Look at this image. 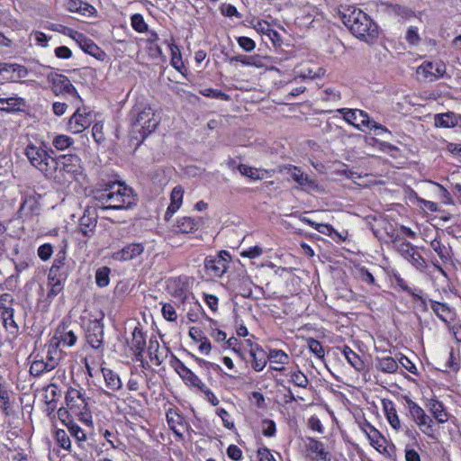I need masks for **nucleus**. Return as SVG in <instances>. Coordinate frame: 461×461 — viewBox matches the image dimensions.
<instances>
[{
    "mask_svg": "<svg viewBox=\"0 0 461 461\" xmlns=\"http://www.w3.org/2000/svg\"><path fill=\"white\" fill-rule=\"evenodd\" d=\"M76 41L78 42L80 48L87 54L95 57L97 59H103L104 52L100 50V48L90 39L86 38L82 33H77ZM75 39V37H73Z\"/></svg>",
    "mask_w": 461,
    "mask_h": 461,
    "instance_id": "obj_17",
    "label": "nucleus"
},
{
    "mask_svg": "<svg viewBox=\"0 0 461 461\" xmlns=\"http://www.w3.org/2000/svg\"><path fill=\"white\" fill-rule=\"evenodd\" d=\"M66 403L70 410L75 407L79 408L80 404H84V408L86 406V399L83 394L74 388H69L66 393Z\"/></svg>",
    "mask_w": 461,
    "mask_h": 461,
    "instance_id": "obj_22",
    "label": "nucleus"
},
{
    "mask_svg": "<svg viewBox=\"0 0 461 461\" xmlns=\"http://www.w3.org/2000/svg\"><path fill=\"white\" fill-rule=\"evenodd\" d=\"M414 422L420 428L421 431L430 438L433 437V420L425 412L419 419L415 420Z\"/></svg>",
    "mask_w": 461,
    "mask_h": 461,
    "instance_id": "obj_32",
    "label": "nucleus"
},
{
    "mask_svg": "<svg viewBox=\"0 0 461 461\" xmlns=\"http://www.w3.org/2000/svg\"><path fill=\"white\" fill-rule=\"evenodd\" d=\"M418 72H421L426 77L431 76L437 79L446 74V65L442 61L436 63L425 61L419 67Z\"/></svg>",
    "mask_w": 461,
    "mask_h": 461,
    "instance_id": "obj_16",
    "label": "nucleus"
},
{
    "mask_svg": "<svg viewBox=\"0 0 461 461\" xmlns=\"http://www.w3.org/2000/svg\"><path fill=\"white\" fill-rule=\"evenodd\" d=\"M159 343L156 338H150L148 347V352L149 355L150 360H156L157 365H160L162 363V358H160L158 355Z\"/></svg>",
    "mask_w": 461,
    "mask_h": 461,
    "instance_id": "obj_40",
    "label": "nucleus"
},
{
    "mask_svg": "<svg viewBox=\"0 0 461 461\" xmlns=\"http://www.w3.org/2000/svg\"><path fill=\"white\" fill-rule=\"evenodd\" d=\"M0 401L2 402L1 410L5 413V416H10L11 411V403L9 401V393L7 390L4 389L0 385Z\"/></svg>",
    "mask_w": 461,
    "mask_h": 461,
    "instance_id": "obj_46",
    "label": "nucleus"
},
{
    "mask_svg": "<svg viewBox=\"0 0 461 461\" xmlns=\"http://www.w3.org/2000/svg\"><path fill=\"white\" fill-rule=\"evenodd\" d=\"M183 194H184V190H183L182 186L177 185V186L174 187L171 192V202L176 203L178 204H182Z\"/></svg>",
    "mask_w": 461,
    "mask_h": 461,
    "instance_id": "obj_60",
    "label": "nucleus"
},
{
    "mask_svg": "<svg viewBox=\"0 0 461 461\" xmlns=\"http://www.w3.org/2000/svg\"><path fill=\"white\" fill-rule=\"evenodd\" d=\"M78 8H79L78 13L80 14L87 16V17L95 16L97 14L96 9L92 5H90L86 2H84V1H83L82 5L78 6Z\"/></svg>",
    "mask_w": 461,
    "mask_h": 461,
    "instance_id": "obj_58",
    "label": "nucleus"
},
{
    "mask_svg": "<svg viewBox=\"0 0 461 461\" xmlns=\"http://www.w3.org/2000/svg\"><path fill=\"white\" fill-rule=\"evenodd\" d=\"M237 42H238L239 46L247 52H250L256 48L255 41L249 37H245V36L238 37Z\"/></svg>",
    "mask_w": 461,
    "mask_h": 461,
    "instance_id": "obj_52",
    "label": "nucleus"
},
{
    "mask_svg": "<svg viewBox=\"0 0 461 461\" xmlns=\"http://www.w3.org/2000/svg\"><path fill=\"white\" fill-rule=\"evenodd\" d=\"M0 75L6 80L17 81L28 75V69L22 65L0 62Z\"/></svg>",
    "mask_w": 461,
    "mask_h": 461,
    "instance_id": "obj_15",
    "label": "nucleus"
},
{
    "mask_svg": "<svg viewBox=\"0 0 461 461\" xmlns=\"http://www.w3.org/2000/svg\"><path fill=\"white\" fill-rule=\"evenodd\" d=\"M204 267L208 275L213 277H221L227 270V258L222 254L208 256L204 259Z\"/></svg>",
    "mask_w": 461,
    "mask_h": 461,
    "instance_id": "obj_11",
    "label": "nucleus"
},
{
    "mask_svg": "<svg viewBox=\"0 0 461 461\" xmlns=\"http://www.w3.org/2000/svg\"><path fill=\"white\" fill-rule=\"evenodd\" d=\"M200 94L206 97H213L221 100H229L230 96L218 89L205 88L200 91Z\"/></svg>",
    "mask_w": 461,
    "mask_h": 461,
    "instance_id": "obj_51",
    "label": "nucleus"
},
{
    "mask_svg": "<svg viewBox=\"0 0 461 461\" xmlns=\"http://www.w3.org/2000/svg\"><path fill=\"white\" fill-rule=\"evenodd\" d=\"M376 367L384 373L393 374L398 369V364L392 357H385L377 359Z\"/></svg>",
    "mask_w": 461,
    "mask_h": 461,
    "instance_id": "obj_30",
    "label": "nucleus"
},
{
    "mask_svg": "<svg viewBox=\"0 0 461 461\" xmlns=\"http://www.w3.org/2000/svg\"><path fill=\"white\" fill-rule=\"evenodd\" d=\"M89 116L90 113H86V109L82 112L81 108L78 106L74 114L68 120V130L75 134L82 132L91 124Z\"/></svg>",
    "mask_w": 461,
    "mask_h": 461,
    "instance_id": "obj_12",
    "label": "nucleus"
},
{
    "mask_svg": "<svg viewBox=\"0 0 461 461\" xmlns=\"http://www.w3.org/2000/svg\"><path fill=\"white\" fill-rule=\"evenodd\" d=\"M25 155L33 167L42 172L47 178H51L54 158L43 148L30 144L25 149Z\"/></svg>",
    "mask_w": 461,
    "mask_h": 461,
    "instance_id": "obj_5",
    "label": "nucleus"
},
{
    "mask_svg": "<svg viewBox=\"0 0 461 461\" xmlns=\"http://www.w3.org/2000/svg\"><path fill=\"white\" fill-rule=\"evenodd\" d=\"M267 358L273 363L281 365L286 364L289 360L288 355L285 353L283 350L279 349L270 350L269 354L267 355Z\"/></svg>",
    "mask_w": 461,
    "mask_h": 461,
    "instance_id": "obj_42",
    "label": "nucleus"
},
{
    "mask_svg": "<svg viewBox=\"0 0 461 461\" xmlns=\"http://www.w3.org/2000/svg\"><path fill=\"white\" fill-rule=\"evenodd\" d=\"M249 354L252 357V368L257 372L263 370L268 359L267 352L256 345L250 348Z\"/></svg>",
    "mask_w": 461,
    "mask_h": 461,
    "instance_id": "obj_18",
    "label": "nucleus"
},
{
    "mask_svg": "<svg viewBox=\"0 0 461 461\" xmlns=\"http://www.w3.org/2000/svg\"><path fill=\"white\" fill-rule=\"evenodd\" d=\"M146 348V337L142 330L135 327L132 332L131 349L144 351Z\"/></svg>",
    "mask_w": 461,
    "mask_h": 461,
    "instance_id": "obj_34",
    "label": "nucleus"
},
{
    "mask_svg": "<svg viewBox=\"0 0 461 461\" xmlns=\"http://www.w3.org/2000/svg\"><path fill=\"white\" fill-rule=\"evenodd\" d=\"M291 176L294 181H296L299 185H303L308 182L307 176H304L303 173L297 167H294Z\"/></svg>",
    "mask_w": 461,
    "mask_h": 461,
    "instance_id": "obj_59",
    "label": "nucleus"
},
{
    "mask_svg": "<svg viewBox=\"0 0 461 461\" xmlns=\"http://www.w3.org/2000/svg\"><path fill=\"white\" fill-rule=\"evenodd\" d=\"M426 406L433 417L438 420V422L445 423L447 421L448 415L441 402L438 401L437 399H430L428 401Z\"/></svg>",
    "mask_w": 461,
    "mask_h": 461,
    "instance_id": "obj_19",
    "label": "nucleus"
},
{
    "mask_svg": "<svg viewBox=\"0 0 461 461\" xmlns=\"http://www.w3.org/2000/svg\"><path fill=\"white\" fill-rule=\"evenodd\" d=\"M259 461H276L273 455L267 447H262L258 450Z\"/></svg>",
    "mask_w": 461,
    "mask_h": 461,
    "instance_id": "obj_64",
    "label": "nucleus"
},
{
    "mask_svg": "<svg viewBox=\"0 0 461 461\" xmlns=\"http://www.w3.org/2000/svg\"><path fill=\"white\" fill-rule=\"evenodd\" d=\"M306 457L312 461H330L331 455L325 450L324 444L313 438H307L305 441Z\"/></svg>",
    "mask_w": 461,
    "mask_h": 461,
    "instance_id": "obj_8",
    "label": "nucleus"
},
{
    "mask_svg": "<svg viewBox=\"0 0 461 461\" xmlns=\"http://www.w3.org/2000/svg\"><path fill=\"white\" fill-rule=\"evenodd\" d=\"M110 268L108 267H103L96 270L95 273V283L99 287H105L110 282Z\"/></svg>",
    "mask_w": 461,
    "mask_h": 461,
    "instance_id": "obj_37",
    "label": "nucleus"
},
{
    "mask_svg": "<svg viewBox=\"0 0 461 461\" xmlns=\"http://www.w3.org/2000/svg\"><path fill=\"white\" fill-rule=\"evenodd\" d=\"M162 314H163L164 318L169 321H174L177 318L175 308L170 303H165L163 305Z\"/></svg>",
    "mask_w": 461,
    "mask_h": 461,
    "instance_id": "obj_57",
    "label": "nucleus"
},
{
    "mask_svg": "<svg viewBox=\"0 0 461 461\" xmlns=\"http://www.w3.org/2000/svg\"><path fill=\"white\" fill-rule=\"evenodd\" d=\"M52 252V246L49 243L43 244L38 249V256L43 261L50 259Z\"/></svg>",
    "mask_w": 461,
    "mask_h": 461,
    "instance_id": "obj_55",
    "label": "nucleus"
},
{
    "mask_svg": "<svg viewBox=\"0 0 461 461\" xmlns=\"http://www.w3.org/2000/svg\"><path fill=\"white\" fill-rule=\"evenodd\" d=\"M66 253L60 250L53 261L51 267L48 274V280H54L55 277L59 279H68L70 268L66 262Z\"/></svg>",
    "mask_w": 461,
    "mask_h": 461,
    "instance_id": "obj_10",
    "label": "nucleus"
},
{
    "mask_svg": "<svg viewBox=\"0 0 461 461\" xmlns=\"http://www.w3.org/2000/svg\"><path fill=\"white\" fill-rule=\"evenodd\" d=\"M315 230L318 232L325 234V235H330L332 233L339 235V233L334 230V228L330 224L317 223L315 226Z\"/></svg>",
    "mask_w": 461,
    "mask_h": 461,
    "instance_id": "obj_62",
    "label": "nucleus"
},
{
    "mask_svg": "<svg viewBox=\"0 0 461 461\" xmlns=\"http://www.w3.org/2000/svg\"><path fill=\"white\" fill-rule=\"evenodd\" d=\"M384 409L390 425L396 430L401 428V422L392 401H384Z\"/></svg>",
    "mask_w": 461,
    "mask_h": 461,
    "instance_id": "obj_24",
    "label": "nucleus"
},
{
    "mask_svg": "<svg viewBox=\"0 0 461 461\" xmlns=\"http://www.w3.org/2000/svg\"><path fill=\"white\" fill-rule=\"evenodd\" d=\"M227 455L230 458L238 461L242 456V452L236 445H230L227 448Z\"/></svg>",
    "mask_w": 461,
    "mask_h": 461,
    "instance_id": "obj_61",
    "label": "nucleus"
},
{
    "mask_svg": "<svg viewBox=\"0 0 461 461\" xmlns=\"http://www.w3.org/2000/svg\"><path fill=\"white\" fill-rule=\"evenodd\" d=\"M47 81L51 84V90L56 95L67 93L75 97L78 103L82 102L77 89L68 77L51 72L47 76Z\"/></svg>",
    "mask_w": 461,
    "mask_h": 461,
    "instance_id": "obj_6",
    "label": "nucleus"
},
{
    "mask_svg": "<svg viewBox=\"0 0 461 461\" xmlns=\"http://www.w3.org/2000/svg\"><path fill=\"white\" fill-rule=\"evenodd\" d=\"M291 381L302 388H306L309 384L307 376L299 370L291 374Z\"/></svg>",
    "mask_w": 461,
    "mask_h": 461,
    "instance_id": "obj_50",
    "label": "nucleus"
},
{
    "mask_svg": "<svg viewBox=\"0 0 461 461\" xmlns=\"http://www.w3.org/2000/svg\"><path fill=\"white\" fill-rule=\"evenodd\" d=\"M431 302V309L434 312V313L441 320L446 321V318L444 316L445 313H448L450 312L449 307L443 303H438L436 301H430Z\"/></svg>",
    "mask_w": 461,
    "mask_h": 461,
    "instance_id": "obj_49",
    "label": "nucleus"
},
{
    "mask_svg": "<svg viewBox=\"0 0 461 461\" xmlns=\"http://www.w3.org/2000/svg\"><path fill=\"white\" fill-rule=\"evenodd\" d=\"M116 187V183H109L105 185V187L103 190H96L95 192L94 198L96 201V205L100 207L102 210L106 211L104 207L110 203V194L111 189H114Z\"/></svg>",
    "mask_w": 461,
    "mask_h": 461,
    "instance_id": "obj_21",
    "label": "nucleus"
},
{
    "mask_svg": "<svg viewBox=\"0 0 461 461\" xmlns=\"http://www.w3.org/2000/svg\"><path fill=\"white\" fill-rule=\"evenodd\" d=\"M46 391L47 392H50V395H46L45 396V402L47 403V405H50V404H53L54 402H57V396L59 395V392H58V386L55 384H50L47 386L46 388Z\"/></svg>",
    "mask_w": 461,
    "mask_h": 461,
    "instance_id": "obj_54",
    "label": "nucleus"
},
{
    "mask_svg": "<svg viewBox=\"0 0 461 461\" xmlns=\"http://www.w3.org/2000/svg\"><path fill=\"white\" fill-rule=\"evenodd\" d=\"M399 363L406 369L408 370L410 373L411 374H417V368L415 366V365L405 356H402L400 359H399Z\"/></svg>",
    "mask_w": 461,
    "mask_h": 461,
    "instance_id": "obj_63",
    "label": "nucleus"
},
{
    "mask_svg": "<svg viewBox=\"0 0 461 461\" xmlns=\"http://www.w3.org/2000/svg\"><path fill=\"white\" fill-rule=\"evenodd\" d=\"M96 217L91 216L89 213L85 212L84 215L79 220V230L86 237H90L94 234L95 227H96Z\"/></svg>",
    "mask_w": 461,
    "mask_h": 461,
    "instance_id": "obj_20",
    "label": "nucleus"
},
{
    "mask_svg": "<svg viewBox=\"0 0 461 461\" xmlns=\"http://www.w3.org/2000/svg\"><path fill=\"white\" fill-rule=\"evenodd\" d=\"M455 121H456V114L448 112L435 115L434 123L436 127L451 128L455 126Z\"/></svg>",
    "mask_w": 461,
    "mask_h": 461,
    "instance_id": "obj_29",
    "label": "nucleus"
},
{
    "mask_svg": "<svg viewBox=\"0 0 461 461\" xmlns=\"http://www.w3.org/2000/svg\"><path fill=\"white\" fill-rule=\"evenodd\" d=\"M199 221L191 217H183L177 221V229L183 233H189L198 229Z\"/></svg>",
    "mask_w": 461,
    "mask_h": 461,
    "instance_id": "obj_35",
    "label": "nucleus"
},
{
    "mask_svg": "<svg viewBox=\"0 0 461 461\" xmlns=\"http://www.w3.org/2000/svg\"><path fill=\"white\" fill-rule=\"evenodd\" d=\"M51 178L76 179L82 173L81 159L75 154L61 155L53 159Z\"/></svg>",
    "mask_w": 461,
    "mask_h": 461,
    "instance_id": "obj_2",
    "label": "nucleus"
},
{
    "mask_svg": "<svg viewBox=\"0 0 461 461\" xmlns=\"http://www.w3.org/2000/svg\"><path fill=\"white\" fill-rule=\"evenodd\" d=\"M86 339L91 348L103 349L104 325L101 321H91L86 330Z\"/></svg>",
    "mask_w": 461,
    "mask_h": 461,
    "instance_id": "obj_9",
    "label": "nucleus"
},
{
    "mask_svg": "<svg viewBox=\"0 0 461 461\" xmlns=\"http://www.w3.org/2000/svg\"><path fill=\"white\" fill-rule=\"evenodd\" d=\"M158 125L154 111L150 108H144L137 114L132 123V131L131 132V140H137L140 145L151 132H153Z\"/></svg>",
    "mask_w": 461,
    "mask_h": 461,
    "instance_id": "obj_3",
    "label": "nucleus"
},
{
    "mask_svg": "<svg viewBox=\"0 0 461 461\" xmlns=\"http://www.w3.org/2000/svg\"><path fill=\"white\" fill-rule=\"evenodd\" d=\"M14 309H7L6 311H3L1 313L5 328L12 334H14L18 331V325L14 320Z\"/></svg>",
    "mask_w": 461,
    "mask_h": 461,
    "instance_id": "obj_33",
    "label": "nucleus"
},
{
    "mask_svg": "<svg viewBox=\"0 0 461 461\" xmlns=\"http://www.w3.org/2000/svg\"><path fill=\"white\" fill-rule=\"evenodd\" d=\"M144 252L142 243H130L122 247L120 250L112 254V258L116 261H130L137 258Z\"/></svg>",
    "mask_w": 461,
    "mask_h": 461,
    "instance_id": "obj_13",
    "label": "nucleus"
},
{
    "mask_svg": "<svg viewBox=\"0 0 461 461\" xmlns=\"http://www.w3.org/2000/svg\"><path fill=\"white\" fill-rule=\"evenodd\" d=\"M109 200L110 203L104 208L110 210L130 209L137 202L132 189L121 183H116V187L111 189Z\"/></svg>",
    "mask_w": 461,
    "mask_h": 461,
    "instance_id": "obj_4",
    "label": "nucleus"
},
{
    "mask_svg": "<svg viewBox=\"0 0 461 461\" xmlns=\"http://www.w3.org/2000/svg\"><path fill=\"white\" fill-rule=\"evenodd\" d=\"M262 433L266 437H273L276 433V423L272 420H263Z\"/></svg>",
    "mask_w": 461,
    "mask_h": 461,
    "instance_id": "obj_53",
    "label": "nucleus"
},
{
    "mask_svg": "<svg viewBox=\"0 0 461 461\" xmlns=\"http://www.w3.org/2000/svg\"><path fill=\"white\" fill-rule=\"evenodd\" d=\"M66 427L69 434L77 440L79 447H82V443L86 440V435L84 430L73 420H68L66 423Z\"/></svg>",
    "mask_w": 461,
    "mask_h": 461,
    "instance_id": "obj_31",
    "label": "nucleus"
},
{
    "mask_svg": "<svg viewBox=\"0 0 461 461\" xmlns=\"http://www.w3.org/2000/svg\"><path fill=\"white\" fill-rule=\"evenodd\" d=\"M132 28L138 32H144L148 31V25L144 21V18L140 14H135L131 18Z\"/></svg>",
    "mask_w": 461,
    "mask_h": 461,
    "instance_id": "obj_47",
    "label": "nucleus"
},
{
    "mask_svg": "<svg viewBox=\"0 0 461 461\" xmlns=\"http://www.w3.org/2000/svg\"><path fill=\"white\" fill-rule=\"evenodd\" d=\"M237 168L241 175L253 180H262L265 175L267 174V171L265 169H258L245 164H240Z\"/></svg>",
    "mask_w": 461,
    "mask_h": 461,
    "instance_id": "obj_26",
    "label": "nucleus"
},
{
    "mask_svg": "<svg viewBox=\"0 0 461 461\" xmlns=\"http://www.w3.org/2000/svg\"><path fill=\"white\" fill-rule=\"evenodd\" d=\"M430 247L432 249L438 254V256L443 261H447L450 259V254H449V249H447L445 246L441 244V242L434 239L430 242Z\"/></svg>",
    "mask_w": 461,
    "mask_h": 461,
    "instance_id": "obj_39",
    "label": "nucleus"
},
{
    "mask_svg": "<svg viewBox=\"0 0 461 461\" xmlns=\"http://www.w3.org/2000/svg\"><path fill=\"white\" fill-rule=\"evenodd\" d=\"M342 353L345 356L348 362L357 371H361L365 365L360 357L354 352L348 346H344Z\"/></svg>",
    "mask_w": 461,
    "mask_h": 461,
    "instance_id": "obj_27",
    "label": "nucleus"
},
{
    "mask_svg": "<svg viewBox=\"0 0 461 461\" xmlns=\"http://www.w3.org/2000/svg\"><path fill=\"white\" fill-rule=\"evenodd\" d=\"M339 16L343 23L357 38L371 43L378 37L377 24L359 8L353 5L342 6Z\"/></svg>",
    "mask_w": 461,
    "mask_h": 461,
    "instance_id": "obj_1",
    "label": "nucleus"
},
{
    "mask_svg": "<svg viewBox=\"0 0 461 461\" xmlns=\"http://www.w3.org/2000/svg\"><path fill=\"white\" fill-rule=\"evenodd\" d=\"M73 143V140L67 135L56 136L52 141L53 146L59 150H63Z\"/></svg>",
    "mask_w": 461,
    "mask_h": 461,
    "instance_id": "obj_48",
    "label": "nucleus"
},
{
    "mask_svg": "<svg viewBox=\"0 0 461 461\" xmlns=\"http://www.w3.org/2000/svg\"><path fill=\"white\" fill-rule=\"evenodd\" d=\"M14 302V299L12 294L5 293L0 295V309L3 311H6L7 309H13L12 305Z\"/></svg>",
    "mask_w": 461,
    "mask_h": 461,
    "instance_id": "obj_56",
    "label": "nucleus"
},
{
    "mask_svg": "<svg viewBox=\"0 0 461 461\" xmlns=\"http://www.w3.org/2000/svg\"><path fill=\"white\" fill-rule=\"evenodd\" d=\"M102 373L105 380L106 385L113 391L122 388V381L117 374L108 368H102Z\"/></svg>",
    "mask_w": 461,
    "mask_h": 461,
    "instance_id": "obj_28",
    "label": "nucleus"
},
{
    "mask_svg": "<svg viewBox=\"0 0 461 461\" xmlns=\"http://www.w3.org/2000/svg\"><path fill=\"white\" fill-rule=\"evenodd\" d=\"M58 363H45L43 359L34 360L30 366V375L40 376L45 372L50 371L57 366Z\"/></svg>",
    "mask_w": 461,
    "mask_h": 461,
    "instance_id": "obj_25",
    "label": "nucleus"
},
{
    "mask_svg": "<svg viewBox=\"0 0 461 461\" xmlns=\"http://www.w3.org/2000/svg\"><path fill=\"white\" fill-rule=\"evenodd\" d=\"M66 280L67 279H59L57 277H55L54 280H48L50 289L47 294V300L51 302L59 294L63 291L64 283Z\"/></svg>",
    "mask_w": 461,
    "mask_h": 461,
    "instance_id": "obj_36",
    "label": "nucleus"
},
{
    "mask_svg": "<svg viewBox=\"0 0 461 461\" xmlns=\"http://www.w3.org/2000/svg\"><path fill=\"white\" fill-rule=\"evenodd\" d=\"M24 104L23 99L20 97L0 98V110L7 113L21 111Z\"/></svg>",
    "mask_w": 461,
    "mask_h": 461,
    "instance_id": "obj_23",
    "label": "nucleus"
},
{
    "mask_svg": "<svg viewBox=\"0 0 461 461\" xmlns=\"http://www.w3.org/2000/svg\"><path fill=\"white\" fill-rule=\"evenodd\" d=\"M369 431L366 430V433L374 447H382L381 441L384 440L382 434L372 425L367 424Z\"/></svg>",
    "mask_w": 461,
    "mask_h": 461,
    "instance_id": "obj_44",
    "label": "nucleus"
},
{
    "mask_svg": "<svg viewBox=\"0 0 461 461\" xmlns=\"http://www.w3.org/2000/svg\"><path fill=\"white\" fill-rule=\"evenodd\" d=\"M307 346L311 352L316 355L319 358H323L325 356V351L320 341L314 339L312 338H309L307 339Z\"/></svg>",
    "mask_w": 461,
    "mask_h": 461,
    "instance_id": "obj_45",
    "label": "nucleus"
},
{
    "mask_svg": "<svg viewBox=\"0 0 461 461\" xmlns=\"http://www.w3.org/2000/svg\"><path fill=\"white\" fill-rule=\"evenodd\" d=\"M339 112L343 114L344 120L354 127L357 129H360L361 125L369 127L370 118L365 111L342 108Z\"/></svg>",
    "mask_w": 461,
    "mask_h": 461,
    "instance_id": "obj_14",
    "label": "nucleus"
},
{
    "mask_svg": "<svg viewBox=\"0 0 461 461\" xmlns=\"http://www.w3.org/2000/svg\"><path fill=\"white\" fill-rule=\"evenodd\" d=\"M393 248L417 269L423 271L426 268L427 264L424 258L415 250V248L410 242L406 240L397 242L394 240Z\"/></svg>",
    "mask_w": 461,
    "mask_h": 461,
    "instance_id": "obj_7",
    "label": "nucleus"
},
{
    "mask_svg": "<svg viewBox=\"0 0 461 461\" xmlns=\"http://www.w3.org/2000/svg\"><path fill=\"white\" fill-rule=\"evenodd\" d=\"M57 333H60V341L69 347L73 346L77 341V336L74 334V332L72 330H66V327L64 325L59 326L57 329Z\"/></svg>",
    "mask_w": 461,
    "mask_h": 461,
    "instance_id": "obj_38",
    "label": "nucleus"
},
{
    "mask_svg": "<svg viewBox=\"0 0 461 461\" xmlns=\"http://www.w3.org/2000/svg\"><path fill=\"white\" fill-rule=\"evenodd\" d=\"M55 439L60 447L70 451L71 441H70V438H69L68 433L64 429H57L56 430Z\"/></svg>",
    "mask_w": 461,
    "mask_h": 461,
    "instance_id": "obj_41",
    "label": "nucleus"
},
{
    "mask_svg": "<svg viewBox=\"0 0 461 461\" xmlns=\"http://www.w3.org/2000/svg\"><path fill=\"white\" fill-rule=\"evenodd\" d=\"M406 403L408 405V409L410 411V415L413 420L421 417V415L425 412L424 410L420 407L415 402H413L408 396L404 397Z\"/></svg>",
    "mask_w": 461,
    "mask_h": 461,
    "instance_id": "obj_43",
    "label": "nucleus"
}]
</instances>
